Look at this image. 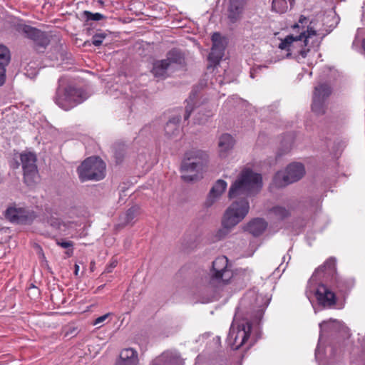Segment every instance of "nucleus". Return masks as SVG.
<instances>
[{
    "label": "nucleus",
    "instance_id": "f257e3e1",
    "mask_svg": "<svg viewBox=\"0 0 365 365\" xmlns=\"http://www.w3.org/2000/svg\"><path fill=\"white\" fill-rule=\"evenodd\" d=\"M262 187V178L250 168H244L229 191L230 199H237L225 210L222 219V227L215 235L216 241L224 239L231 229L240 222L248 214L250 204L247 198L257 194Z\"/></svg>",
    "mask_w": 365,
    "mask_h": 365
},
{
    "label": "nucleus",
    "instance_id": "f03ea898",
    "mask_svg": "<svg viewBox=\"0 0 365 365\" xmlns=\"http://www.w3.org/2000/svg\"><path fill=\"white\" fill-rule=\"evenodd\" d=\"M209 154L207 151L192 148L185 153L184 158L181 163L182 172H194L193 175H182L181 178L185 182H192L199 178L198 174L207 165Z\"/></svg>",
    "mask_w": 365,
    "mask_h": 365
},
{
    "label": "nucleus",
    "instance_id": "7ed1b4c3",
    "mask_svg": "<svg viewBox=\"0 0 365 365\" xmlns=\"http://www.w3.org/2000/svg\"><path fill=\"white\" fill-rule=\"evenodd\" d=\"M106 165L98 156L86 158L77 168V173L81 182L99 181L106 177Z\"/></svg>",
    "mask_w": 365,
    "mask_h": 365
},
{
    "label": "nucleus",
    "instance_id": "20e7f679",
    "mask_svg": "<svg viewBox=\"0 0 365 365\" xmlns=\"http://www.w3.org/2000/svg\"><path fill=\"white\" fill-rule=\"evenodd\" d=\"M304 34L297 36L292 34L287 36L281 40L278 48L281 50H285L288 53L287 57L294 56L295 58L302 56L303 58L307 56L312 46L309 44L307 39L303 38Z\"/></svg>",
    "mask_w": 365,
    "mask_h": 365
},
{
    "label": "nucleus",
    "instance_id": "39448f33",
    "mask_svg": "<svg viewBox=\"0 0 365 365\" xmlns=\"http://www.w3.org/2000/svg\"><path fill=\"white\" fill-rule=\"evenodd\" d=\"M305 174L304 166L300 163L289 164L285 171H278L273 178L276 187H283L299 180Z\"/></svg>",
    "mask_w": 365,
    "mask_h": 365
},
{
    "label": "nucleus",
    "instance_id": "423d86ee",
    "mask_svg": "<svg viewBox=\"0 0 365 365\" xmlns=\"http://www.w3.org/2000/svg\"><path fill=\"white\" fill-rule=\"evenodd\" d=\"M252 330V323L247 320H243L240 322L237 327L233 324L229 332V341L234 346V349H238L244 345L250 337Z\"/></svg>",
    "mask_w": 365,
    "mask_h": 365
},
{
    "label": "nucleus",
    "instance_id": "0eeeda50",
    "mask_svg": "<svg viewBox=\"0 0 365 365\" xmlns=\"http://www.w3.org/2000/svg\"><path fill=\"white\" fill-rule=\"evenodd\" d=\"M18 31L24 33L26 36L31 39L34 43V47L38 52L43 50L50 43V38L46 32L29 25H19Z\"/></svg>",
    "mask_w": 365,
    "mask_h": 365
},
{
    "label": "nucleus",
    "instance_id": "6e6552de",
    "mask_svg": "<svg viewBox=\"0 0 365 365\" xmlns=\"http://www.w3.org/2000/svg\"><path fill=\"white\" fill-rule=\"evenodd\" d=\"M334 282L333 279L328 283L320 282L316 290V297L319 304L323 307H332L336 304V296L333 291Z\"/></svg>",
    "mask_w": 365,
    "mask_h": 365
},
{
    "label": "nucleus",
    "instance_id": "1a4fd4ad",
    "mask_svg": "<svg viewBox=\"0 0 365 365\" xmlns=\"http://www.w3.org/2000/svg\"><path fill=\"white\" fill-rule=\"evenodd\" d=\"M5 217L12 223L29 225L36 215L34 211L26 208L9 207L5 211Z\"/></svg>",
    "mask_w": 365,
    "mask_h": 365
},
{
    "label": "nucleus",
    "instance_id": "9d476101",
    "mask_svg": "<svg viewBox=\"0 0 365 365\" xmlns=\"http://www.w3.org/2000/svg\"><path fill=\"white\" fill-rule=\"evenodd\" d=\"M212 46L211 51L208 55V60L214 64H218L224 56L225 45L224 38L218 32H215L212 36Z\"/></svg>",
    "mask_w": 365,
    "mask_h": 365
},
{
    "label": "nucleus",
    "instance_id": "9b49d317",
    "mask_svg": "<svg viewBox=\"0 0 365 365\" xmlns=\"http://www.w3.org/2000/svg\"><path fill=\"white\" fill-rule=\"evenodd\" d=\"M55 102L63 110H68V78L66 76H61L58 80Z\"/></svg>",
    "mask_w": 365,
    "mask_h": 365
},
{
    "label": "nucleus",
    "instance_id": "f8f14e48",
    "mask_svg": "<svg viewBox=\"0 0 365 365\" xmlns=\"http://www.w3.org/2000/svg\"><path fill=\"white\" fill-rule=\"evenodd\" d=\"M247 0H230L227 18L232 24L239 21L243 13Z\"/></svg>",
    "mask_w": 365,
    "mask_h": 365
},
{
    "label": "nucleus",
    "instance_id": "ddd939ff",
    "mask_svg": "<svg viewBox=\"0 0 365 365\" xmlns=\"http://www.w3.org/2000/svg\"><path fill=\"white\" fill-rule=\"evenodd\" d=\"M227 185V184L224 180H217L209 192L205 202V206L206 207H211L215 200L225 192Z\"/></svg>",
    "mask_w": 365,
    "mask_h": 365
},
{
    "label": "nucleus",
    "instance_id": "4468645a",
    "mask_svg": "<svg viewBox=\"0 0 365 365\" xmlns=\"http://www.w3.org/2000/svg\"><path fill=\"white\" fill-rule=\"evenodd\" d=\"M267 227V222L263 218L256 217L251 220L244 227L245 231L248 232L254 237H259L263 234Z\"/></svg>",
    "mask_w": 365,
    "mask_h": 365
},
{
    "label": "nucleus",
    "instance_id": "2eb2a0df",
    "mask_svg": "<svg viewBox=\"0 0 365 365\" xmlns=\"http://www.w3.org/2000/svg\"><path fill=\"white\" fill-rule=\"evenodd\" d=\"M234 275H211L209 285L215 289H222L234 282Z\"/></svg>",
    "mask_w": 365,
    "mask_h": 365
},
{
    "label": "nucleus",
    "instance_id": "dca6fc26",
    "mask_svg": "<svg viewBox=\"0 0 365 365\" xmlns=\"http://www.w3.org/2000/svg\"><path fill=\"white\" fill-rule=\"evenodd\" d=\"M139 213V207L137 205L130 207L123 215L119 217V222L116 225L118 228H123L127 225H133L134 220Z\"/></svg>",
    "mask_w": 365,
    "mask_h": 365
},
{
    "label": "nucleus",
    "instance_id": "f3484780",
    "mask_svg": "<svg viewBox=\"0 0 365 365\" xmlns=\"http://www.w3.org/2000/svg\"><path fill=\"white\" fill-rule=\"evenodd\" d=\"M169 67L170 66L165 59L155 60L150 72L155 78L165 79L168 77V70Z\"/></svg>",
    "mask_w": 365,
    "mask_h": 365
},
{
    "label": "nucleus",
    "instance_id": "a211bd4d",
    "mask_svg": "<svg viewBox=\"0 0 365 365\" xmlns=\"http://www.w3.org/2000/svg\"><path fill=\"white\" fill-rule=\"evenodd\" d=\"M235 143V140L230 134H222L218 142L220 155L223 158L226 157L227 153L233 148Z\"/></svg>",
    "mask_w": 365,
    "mask_h": 365
},
{
    "label": "nucleus",
    "instance_id": "6ab92c4d",
    "mask_svg": "<svg viewBox=\"0 0 365 365\" xmlns=\"http://www.w3.org/2000/svg\"><path fill=\"white\" fill-rule=\"evenodd\" d=\"M167 63L170 66L172 64L182 66L185 64V53L178 48H173L168 51L166 53Z\"/></svg>",
    "mask_w": 365,
    "mask_h": 365
},
{
    "label": "nucleus",
    "instance_id": "aec40b11",
    "mask_svg": "<svg viewBox=\"0 0 365 365\" xmlns=\"http://www.w3.org/2000/svg\"><path fill=\"white\" fill-rule=\"evenodd\" d=\"M70 108L86 101L89 95L82 88L70 86Z\"/></svg>",
    "mask_w": 365,
    "mask_h": 365
},
{
    "label": "nucleus",
    "instance_id": "412c9836",
    "mask_svg": "<svg viewBox=\"0 0 365 365\" xmlns=\"http://www.w3.org/2000/svg\"><path fill=\"white\" fill-rule=\"evenodd\" d=\"M178 357L173 353L165 351L155 358L150 365H178Z\"/></svg>",
    "mask_w": 365,
    "mask_h": 365
},
{
    "label": "nucleus",
    "instance_id": "4be33fe9",
    "mask_svg": "<svg viewBox=\"0 0 365 365\" xmlns=\"http://www.w3.org/2000/svg\"><path fill=\"white\" fill-rule=\"evenodd\" d=\"M180 115H175L170 118L165 125V133L168 137L177 136L180 132L179 123Z\"/></svg>",
    "mask_w": 365,
    "mask_h": 365
},
{
    "label": "nucleus",
    "instance_id": "5701e85b",
    "mask_svg": "<svg viewBox=\"0 0 365 365\" xmlns=\"http://www.w3.org/2000/svg\"><path fill=\"white\" fill-rule=\"evenodd\" d=\"M20 160L23 171L37 168V157L36 155L32 152L21 153Z\"/></svg>",
    "mask_w": 365,
    "mask_h": 365
},
{
    "label": "nucleus",
    "instance_id": "b1692460",
    "mask_svg": "<svg viewBox=\"0 0 365 365\" xmlns=\"http://www.w3.org/2000/svg\"><path fill=\"white\" fill-rule=\"evenodd\" d=\"M336 274V259L334 257L328 258L323 264L318 267L313 274Z\"/></svg>",
    "mask_w": 365,
    "mask_h": 365
},
{
    "label": "nucleus",
    "instance_id": "393cba45",
    "mask_svg": "<svg viewBox=\"0 0 365 365\" xmlns=\"http://www.w3.org/2000/svg\"><path fill=\"white\" fill-rule=\"evenodd\" d=\"M24 182L31 187H34L40 180L38 168H33L24 170Z\"/></svg>",
    "mask_w": 365,
    "mask_h": 365
},
{
    "label": "nucleus",
    "instance_id": "a878e982",
    "mask_svg": "<svg viewBox=\"0 0 365 365\" xmlns=\"http://www.w3.org/2000/svg\"><path fill=\"white\" fill-rule=\"evenodd\" d=\"M228 262L227 257L224 255L217 257L212 263V268L214 272L212 274H224L229 271L227 269Z\"/></svg>",
    "mask_w": 365,
    "mask_h": 365
},
{
    "label": "nucleus",
    "instance_id": "bb28decb",
    "mask_svg": "<svg viewBox=\"0 0 365 365\" xmlns=\"http://www.w3.org/2000/svg\"><path fill=\"white\" fill-rule=\"evenodd\" d=\"M118 360L123 361L127 363L133 362V365H138V353L132 348L124 349L120 351Z\"/></svg>",
    "mask_w": 365,
    "mask_h": 365
},
{
    "label": "nucleus",
    "instance_id": "cd10ccee",
    "mask_svg": "<svg viewBox=\"0 0 365 365\" xmlns=\"http://www.w3.org/2000/svg\"><path fill=\"white\" fill-rule=\"evenodd\" d=\"M294 2V0H272V10L279 14H284L289 8L292 7Z\"/></svg>",
    "mask_w": 365,
    "mask_h": 365
},
{
    "label": "nucleus",
    "instance_id": "c85d7f7f",
    "mask_svg": "<svg viewBox=\"0 0 365 365\" xmlns=\"http://www.w3.org/2000/svg\"><path fill=\"white\" fill-rule=\"evenodd\" d=\"M127 151V146L122 143H117L113 145L114 158L115 163L120 164L123 162Z\"/></svg>",
    "mask_w": 365,
    "mask_h": 365
},
{
    "label": "nucleus",
    "instance_id": "c756f323",
    "mask_svg": "<svg viewBox=\"0 0 365 365\" xmlns=\"http://www.w3.org/2000/svg\"><path fill=\"white\" fill-rule=\"evenodd\" d=\"M331 93V87L329 84L324 83L314 88L313 96L326 99Z\"/></svg>",
    "mask_w": 365,
    "mask_h": 365
},
{
    "label": "nucleus",
    "instance_id": "7c9ffc66",
    "mask_svg": "<svg viewBox=\"0 0 365 365\" xmlns=\"http://www.w3.org/2000/svg\"><path fill=\"white\" fill-rule=\"evenodd\" d=\"M325 99L318 96H313L312 110L317 115H323L325 113L324 107Z\"/></svg>",
    "mask_w": 365,
    "mask_h": 365
},
{
    "label": "nucleus",
    "instance_id": "2f4dec72",
    "mask_svg": "<svg viewBox=\"0 0 365 365\" xmlns=\"http://www.w3.org/2000/svg\"><path fill=\"white\" fill-rule=\"evenodd\" d=\"M10 60V51L6 46L0 44V66L6 67L9 63Z\"/></svg>",
    "mask_w": 365,
    "mask_h": 365
},
{
    "label": "nucleus",
    "instance_id": "473e14b6",
    "mask_svg": "<svg viewBox=\"0 0 365 365\" xmlns=\"http://www.w3.org/2000/svg\"><path fill=\"white\" fill-rule=\"evenodd\" d=\"M271 211L280 220H284L290 216V212L282 206L273 207Z\"/></svg>",
    "mask_w": 365,
    "mask_h": 365
},
{
    "label": "nucleus",
    "instance_id": "72a5a7b5",
    "mask_svg": "<svg viewBox=\"0 0 365 365\" xmlns=\"http://www.w3.org/2000/svg\"><path fill=\"white\" fill-rule=\"evenodd\" d=\"M83 16L86 19V21H99L101 19H105L106 17L99 13L93 14L88 11H85L83 12Z\"/></svg>",
    "mask_w": 365,
    "mask_h": 365
},
{
    "label": "nucleus",
    "instance_id": "f704fd0d",
    "mask_svg": "<svg viewBox=\"0 0 365 365\" xmlns=\"http://www.w3.org/2000/svg\"><path fill=\"white\" fill-rule=\"evenodd\" d=\"M300 34H304L303 38L307 39V41L309 42V38L314 36L317 35V31L313 27L309 25L307 26V30H304Z\"/></svg>",
    "mask_w": 365,
    "mask_h": 365
},
{
    "label": "nucleus",
    "instance_id": "c9c22d12",
    "mask_svg": "<svg viewBox=\"0 0 365 365\" xmlns=\"http://www.w3.org/2000/svg\"><path fill=\"white\" fill-rule=\"evenodd\" d=\"M105 33H98L93 36L92 43L96 46H99L102 44L103 40L106 38Z\"/></svg>",
    "mask_w": 365,
    "mask_h": 365
},
{
    "label": "nucleus",
    "instance_id": "e433bc0d",
    "mask_svg": "<svg viewBox=\"0 0 365 365\" xmlns=\"http://www.w3.org/2000/svg\"><path fill=\"white\" fill-rule=\"evenodd\" d=\"M110 313H107V314H104L103 316H101V317L96 318L94 320L93 324V325H98V324H100L103 323V322H105L108 319V317L110 316Z\"/></svg>",
    "mask_w": 365,
    "mask_h": 365
},
{
    "label": "nucleus",
    "instance_id": "4c0bfd02",
    "mask_svg": "<svg viewBox=\"0 0 365 365\" xmlns=\"http://www.w3.org/2000/svg\"><path fill=\"white\" fill-rule=\"evenodd\" d=\"M192 110H193L192 106L187 105V106H185V113H184V120H187L189 119Z\"/></svg>",
    "mask_w": 365,
    "mask_h": 365
},
{
    "label": "nucleus",
    "instance_id": "58836bf2",
    "mask_svg": "<svg viewBox=\"0 0 365 365\" xmlns=\"http://www.w3.org/2000/svg\"><path fill=\"white\" fill-rule=\"evenodd\" d=\"M6 80V67L0 66V86H1Z\"/></svg>",
    "mask_w": 365,
    "mask_h": 365
},
{
    "label": "nucleus",
    "instance_id": "ea45409f",
    "mask_svg": "<svg viewBox=\"0 0 365 365\" xmlns=\"http://www.w3.org/2000/svg\"><path fill=\"white\" fill-rule=\"evenodd\" d=\"M56 244L63 248H68V241L66 239H56Z\"/></svg>",
    "mask_w": 365,
    "mask_h": 365
},
{
    "label": "nucleus",
    "instance_id": "a19ab883",
    "mask_svg": "<svg viewBox=\"0 0 365 365\" xmlns=\"http://www.w3.org/2000/svg\"><path fill=\"white\" fill-rule=\"evenodd\" d=\"M118 262L117 260H112L110 263L109 266L106 269L105 272L110 273L113 272V268L117 266Z\"/></svg>",
    "mask_w": 365,
    "mask_h": 365
},
{
    "label": "nucleus",
    "instance_id": "79ce46f5",
    "mask_svg": "<svg viewBox=\"0 0 365 365\" xmlns=\"http://www.w3.org/2000/svg\"><path fill=\"white\" fill-rule=\"evenodd\" d=\"M267 66H258L256 68H253L251 69L250 71V77L254 78H255V73L260 71L262 68H266Z\"/></svg>",
    "mask_w": 365,
    "mask_h": 365
},
{
    "label": "nucleus",
    "instance_id": "37998d69",
    "mask_svg": "<svg viewBox=\"0 0 365 365\" xmlns=\"http://www.w3.org/2000/svg\"><path fill=\"white\" fill-rule=\"evenodd\" d=\"M212 115L210 113L208 114L203 115L202 118H196L195 120L197 121L198 123H205L207 121L208 118Z\"/></svg>",
    "mask_w": 365,
    "mask_h": 365
},
{
    "label": "nucleus",
    "instance_id": "c03bdc74",
    "mask_svg": "<svg viewBox=\"0 0 365 365\" xmlns=\"http://www.w3.org/2000/svg\"><path fill=\"white\" fill-rule=\"evenodd\" d=\"M286 265L281 264L274 271V272H282V273L285 271Z\"/></svg>",
    "mask_w": 365,
    "mask_h": 365
},
{
    "label": "nucleus",
    "instance_id": "a18cd8bd",
    "mask_svg": "<svg viewBox=\"0 0 365 365\" xmlns=\"http://www.w3.org/2000/svg\"><path fill=\"white\" fill-rule=\"evenodd\" d=\"M307 21H308V19L307 17H305L303 15L300 16L299 19V24H307Z\"/></svg>",
    "mask_w": 365,
    "mask_h": 365
},
{
    "label": "nucleus",
    "instance_id": "49530a36",
    "mask_svg": "<svg viewBox=\"0 0 365 365\" xmlns=\"http://www.w3.org/2000/svg\"><path fill=\"white\" fill-rule=\"evenodd\" d=\"M74 274H78V271H79V265L77 264V262H75V264H74Z\"/></svg>",
    "mask_w": 365,
    "mask_h": 365
},
{
    "label": "nucleus",
    "instance_id": "de8ad7c7",
    "mask_svg": "<svg viewBox=\"0 0 365 365\" xmlns=\"http://www.w3.org/2000/svg\"><path fill=\"white\" fill-rule=\"evenodd\" d=\"M90 271L94 272V263L93 262H91Z\"/></svg>",
    "mask_w": 365,
    "mask_h": 365
},
{
    "label": "nucleus",
    "instance_id": "09e8293b",
    "mask_svg": "<svg viewBox=\"0 0 365 365\" xmlns=\"http://www.w3.org/2000/svg\"><path fill=\"white\" fill-rule=\"evenodd\" d=\"M62 227L63 228V230H65L66 228V225L65 224H62V225L60 224L59 227H58L59 230H62Z\"/></svg>",
    "mask_w": 365,
    "mask_h": 365
},
{
    "label": "nucleus",
    "instance_id": "8fccbe9b",
    "mask_svg": "<svg viewBox=\"0 0 365 365\" xmlns=\"http://www.w3.org/2000/svg\"><path fill=\"white\" fill-rule=\"evenodd\" d=\"M293 29H297V28H299V26L298 24H295L293 26H292Z\"/></svg>",
    "mask_w": 365,
    "mask_h": 365
},
{
    "label": "nucleus",
    "instance_id": "3c124183",
    "mask_svg": "<svg viewBox=\"0 0 365 365\" xmlns=\"http://www.w3.org/2000/svg\"><path fill=\"white\" fill-rule=\"evenodd\" d=\"M97 2L100 4V5H103V1L102 0H98Z\"/></svg>",
    "mask_w": 365,
    "mask_h": 365
},
{
    "label": "nucleus",
    "instance_id": "603ef678",
    "mask_svg": "<svg viewBox=\"0 0 365 365\" xmlns=\"http://www.w3.org/2000/svg\"><path fill=\"white\" fill-rule=\"evenodd\" d=\"M69 246H70V247L73 246V243L71 241H70Z\"/></svg>",
    "mask_w": 365,
    "mask_h": 365
},
{
    "label": "nucleus",
    "instance_id": "864d4df0",
    "mask_svg": "<svg viewBox=\"0 0 365 365\" xmlns=\"http://www.w3.org/2000/svg\"><path fill=\"white\" fill-rule=\"evenodd\" d=\"M65 254L68 255V250L65 251Z\"/></svg>",
    "mask_w": 365,
    "mask_h": 365
},
{
    "label": "nucleus",
    "instance_id": "5fc2aeb1",
    "mask_svg": "<svg viewBox=\"0 0 365 365\" xmlns=\"http://www.w3.org/2000/svg\"><path fill=\"white\" fill-rule=\"evenodd\" d=\"M320 43H321V41H319V42L317 43V46H319V44H320Z\"/></svg>",
    "mask_w": 365,
    "mask_h": 365
},
{
    "label": "nucleus",
    "instance_id": "6e6d98bb",
    "mask_svg": "<svg viewBox=\"0 0 365 365\" xmlns=\"http://www.w3.org/2000/svg\"><path fill=\"white\" fill-rule=\"evenodd\" d=\"M31 287H35L33 285V284H31Z\"/></svg>",
    "mask_w": 365,
    "mask_h": 365
}]
</instances>
